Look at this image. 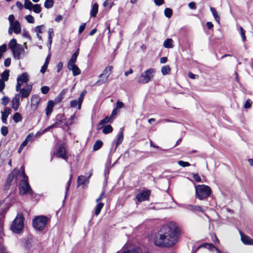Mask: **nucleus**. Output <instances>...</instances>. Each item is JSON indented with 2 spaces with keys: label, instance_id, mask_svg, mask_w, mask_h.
I'll list each match as a JSON object with an SVG mask.
<instances>
[{
  "label": "nucleus",
  "instance_id": "f257e3e1",
  "mask_svg": "<svg viewBox=\"0 0 253 253\" xmlns=\"http://www.w3.org/2000/svg\"><path fill=\"white\" fill-rule=\"evenodd\" d=\"M180 230L174 222H169L163 225L155 236L154 243L159 247L169 248L174 246L178 242Z\"/></svg>",
  "mask_w": 253,
  "mask_h": 253
},
{
  "label": "nucleus",
  "instance_id": "f03ea898",
  "mask_svg": "<svg viewBox=\"0 0 253 253\" xmlns=\"http://www.w3.org/2000/svg\"><path fill=\"white\" fill-rule=\"evenodd\" d=\"M21 169H22V172L21 174L23 179L20 182L19 185V193L21 195L30 194L33 193V191L28 183V176L26 175L23 167L22 166Z\"/></svg>",
  "mask_w": 253,
  "mask_h": 253
},
{
  "label": "nucleus",
  "instance_id": "7ed1b4c3",
  "mask_svg": "<svg viewBox=\"0 0 253 253\" xmlns=\"http://www.w3.org/2000/svg\"><path fill=\"white\" fill-rule=\"evenodd\" d=\"M195 192L196 197L202 200L210 196L211 190L209 186L202 184L195 186Z\"/></svg>",
  "mask_w": 253,
  "mask_h": 253
},
{
  "label": "nucleus",
  "instance_id": "20e7f679",
  "mask_svg": "<svg viewBox=\"0 0 253 253\" xmlns=\"http://www.w3.org/2000/svg\"><path fill=\"white\" fill-rule=\"evenodd\" d=\"M156 69L153 68H150L145 71L137 79V82L141 84L148 83L153 78Z\"/></svg>",
  "mask_w": 253,
  "mask_h": 253
},
{
  "label": "nucleus",
  "instance_id": "39448f33",
  "mask_svg": "<svg viewBox=\"0 0 253 253\" xmlns=\"http://www.w3.org/2000/svg\"><path fill=\"white\" fill-rule=\"evenodd\" d=\"M24 227L23 217L21 213H18L17 216L12 222L11 230L15 233H19Z\"/></svg>",
  "mask_w": 253,
  "mask_h": 253
},
{
  "label": "nucleus",
  "instance_id": "423d86ee",
  "mask_svg": "<svg viewBox=\"0 0 253 253\" xmlns=\"http://www.w3.org/2000/svg\"><path fill=\"white\" fill-rule=\"evenodd\" d=\"M8 21L9 22V28L8 29V33L11 34L13 32L14 33L18 34L21 32V26L19 21L15 20L14 16L11 14L8 16Z\"/></svg>",
  "mask_w": 253,
  "mask_h": 253
},
{
  "label": "nucleus",
  "instance_id": "0eeeda50",
  "mask_svg": "<svg viewBox=\"0 0 253 253\" xmlns=\"http://www.w3.org/2000/svg\"><path fill=\"white\" fill-rule=\"evenodd\" d=\"M48 220V218L46 216H39L33 220V226L37 230H42L45 226Z\"/></svg>",
  "mask_w": 253,
  "mask_h": 253
},
{
  "label": "nucleus",
  "instance_id": "6e6552de",
  "mask_svg": "<svg viewBox=\"0 0 253 253\" xmlns=\"http://www.w3.org/2000/svg\"><path fill=\"white\" fill-rule=\"evenodd\" d=\"M10 208V205L8 202H6V200H0V234L2 232V218L3 217L4 213Z\"/></svg>",
  "mask_w": 253,
  "mask_h": 253
},
{
  "label": "nucleus",
  "instance_id": "1a4fd4ad",
  "mask_svg": "<svg viewBox=\"0 0 253 253\" xmlns=\"http://www.w3.org/2000/svg\"><path fill=\"white\" fill-rule=\"evenodd\" d=\"M30 79L29 75L26 73H23L19 75L17 78V84L15 86V90L18 92L24 84H27Z\"/></svg>",
  "mask_w": 253,
  "mask_h": 253
},
{
  "label": "nucleus",
  "instance_id": "9d476101",
  "mask_svg": "<svg viewBox=\"0 0 253 253\" xmlns=\"http://www.w3.org/2000/svg\"><path fill=\"white\" fill-rule=\"evenodd\" d=\"M27 49V46L26 45V43L25 42L24 45L18 44L17 47L14 48L11 51L13 55V56L15 58L17 59H19L20 58V56L24 55L26 54V51L25 49Z\"/></svg>",
  "mask_w": 253,
  "mask_h": 253
},
{
  "label": "nucleus",
  "instance_id": "9b49d317",
  "mask_svg": "<svg viewBox=\"0 0 253 253\" xmlns=\"http://www.w3.org/2000/svg\"><path fill=\"white\" fill-rule=\"evenodd\" d=\"M32 85L27 84L26 86L23 88H20L19 90V93H18L22 98L28 97L32 91Z\"/></svg>",
  "mask_w": 253,
  "mask_h": 253
},
{
  "label": "nucleus",
  "instance_id": "f8f14e48",
  "mask_svg": "<svg viewBox=\"0 0 253 253\" xmlns=\"http://www.w3.org/2000/svg\"><path fill=\"white\" fill-rule=\"evenodd\" d=\"M54 155L56 156L61 158L63 159L66 160L67 159V155L66 148L63 146H60L56 152H54Z\"/></svg>",
  "mask_w": 253,
  "mask_h": 253
},
{
  "label": "nucleus",
  "instance_id": "ddd939ff",
  "mask_svg": "<svg viewBox=\"0 0 253 253\" xmlns=\"http://www.w3.org/2000/svg\"><path fill=\"white\" fill-rule=\"evenodd\" d=\"M41 101V98L36 95L32 96L31 100V107L32 110H35L38 107V105Z\"/></svg>",
  "mask_w": 253,
  "mask_h": 253
},
{
  "label": "nucleus",
  "instance_id": "4468645a",
  "mask_svg": "<svg viewBox=\"0 0 253 253\" xmlns=\"http://www.w3.org/2000/svg\"><path fill=\"white\" fill-rule=\"evenodd\" d=\"M20 98L18 94H16L14 97L12 98L11 102H12V108L15 111H17L20 106Z\"/></svg>",
  "mask_w": 253,
  "mask_h": 253
},
{
  "label": "nucleus",
  "instance_id": "2eb2a0df",
  "mask_svg": "<svg viewBox=\"0 0 253 253\" xmlns=\"http://www.w3.org/2000/svg\"><path fill=\"white\" fill-rule=\"evenodd\" d=\"M150 195L149 191H143L141 193H139L137 196L136 199L139 202H142L147 200Z\"/></svg>",
  "mask_w": 253,
  "mask_h": 253
},
{
  "label": "nucleus",
  "instance_id": "dca6fc26",
  "mask_svg": "<svg viewBox=\"0 0 253 253\" xmlns=\"http://www.w3.org/2000/svg\"><path fill=\"white\" fill-rule=\"evenodd\" d=\"M11 112V109L5 107L3 111H1V121L4 124H6V120Z\"/></svg>",
  "mask_w": 253,
  "mask_h": 253
},
{
  "label": "nucleus",
  "instance_id": "f3484780",
  "mask_svg": "<svg viewBox=\"0 0 253 253\" xmlns=\"http://www.w3.org/2000/svg\"><path fill=\"white\" fill-rule=\"evenodd\" d=\"M241 240L242 242L246 245H253V240L248 236L245 235L242 233H240Z\"/></svg>",
  "mask_w": 253,
  "mask_h": 253
},
{
  "label": "nucleus",
  "instance_id": "a211bd4d",
  "mask_svg": "<svg viewBox=\"0 0 253 253\" xmlns=\"http://www.w3.org/2000/svg\"><path fill=\"white\" fill-rule=\"evenodd\" d=\"M90 176V175H89L88 177L83 175L79 176L78 178V185H83L85 186L88 183V178Z\"/></svg>",
  "mask_w": 253,
  "mask_h": 253
},
{
  "label": "nucleus",
  "instance_id": "6ab92c4d",
  "mask_svg": "<svg viewBox=\"0 0 253 253\" xmlns=\"http://www.w3.org/2000/svg\"><path fill=\"white\" fill-rule=\"evenodd\" d=\"M44 30L45 27L43 25L38 26L35 27V32H36L37 37L39 40H42V36L40 35V34L42 33Z\"/></svg>",
  "mask_w": 253,
  "mask_h": 253
},
{
  "label": "nucleus",
  "instance_id": "aec40b11",
  "mask_svg": "<svg viewBox=\"0 0 253 253\" xmlns=\"http://www.w3.org/2000/svg\"><path fill=\"white\" fill-rule=\"evenodd\" d=\"M79 49L76 50V51L72 55L71 59L69 60L68 64V66H71V65H76L75 63L77 60V58L79 55Z\"/></svg>",
  "mask_w": 253,
  "mask_h": 253
},
{
  "label": "nucleus",
  "instance_id": "412c9836",
  "mask_svg": "<svg viewBox=\"0 0 253 253\" xmlns=\"http://www.w3.org/2000/svg\"><path fill=\"white\" fill-rule=\"evenodd\" d=\"M113 119L111 117H106L104 119H102L100 123L97 125V129H100L102 128V126L105 125L106 123L112 122Z\"/></svg>",
  "mask_w": 253,
  "mask_h": 253
},
{
  "label": "nucleus",
  "instance_id": "4be33fe9",
  "mask_svg": "<svg viewBox=\"0 0 253 253\" xmlns=\"http://www.w3.org/2000/svg\"><path fill=\"white\" fill-rule=\"evenodd\" d=\"M68 69L70 70H72L73 74L74 76L79 75L81 73L80 69L76 65H71V66H68Z\"/></svg>",
  "mask_w": 253,
  "mask_h": 253
},
{
  "label": "nucleus",
  "instance_id": "5701e85b",
  "mask_svg": "<svg viewBox=\"0 0 253 253\" xmlns=\"http://www.w3.org/2000/svg\"><path fill=\"white\" fill-rule=\"evenodd\" d=\"M54 106V103L52 101H49L45 110V113L47 116H49L52 112Z\"/></svg>",
  "mask_w": 253,
  "mask_h": 253
},
{
  "label": "nucleus",
  "instance_id": "b1692460",
  "mask_svg": "<svg viewBox=\"0 0 253 253\" xmlns=\"http://www.w3.org/2000/svg\"><path fill=\"white\" fill-rule=\"evenodd\" d=\"M210 10L212 14V15L216 22L219 24H220V16L218 15L217 11L213 7H211Z\"/></svg>",
  "mask_w": 253,
  "mask_h": 253
},
{
  "label": "nucleus",
  "instance_id": "393cba45",
  "mask_svg": "<svg viewBox=\"0 0 253 253\" xmlns=\"http://www.w3.org/2000/svg\"><path fill=\"white\" fill-rule=\"evenodd\" d=\"M173 42L171 39H167L164 42V46L165 48H171L173 47Z\"/></svg>",
  "mask_w": 253,
  "mask_h": 253
},
{
  "label": "nucleus",
  "instance_id": "a878e982",
  "mask_svg": "<svg viewBox=\"0 0 253 253\" xmlns=\"http://www.w3.org/2000/svg\"><path fill=\"white\" fill-rule=\"evenodd\" d=\"M99 79L96 82V84L100 85L104 84L108 80V77L103 75L102 74H100L99 76Z\"/></svg>",
  "mask_w": 253,
  "mask_h": 253
},
{
  "label": "nucleus",
  "instance_id": "bb28decb",
  "mask_svg": "<svg viewBox=\"0 0 253 253\" xmlns=\"http://www.w3.org/2000/svg\"><path fill=\"white\" fill-rule=\"evenodd\" d=\"M98 10V5L97 3H94L92 5L91 11H90V15L92 17H95Z\"/></svg>",
  "mask_w": 253,
  "mask_h": 253
},
{
  "label": "nucleus",
  "instance_id": "cd10ccee",
  "mask_svg": "<svg viewBox=\"0 0 253 253\" xmlns=\"http://www.w3.org/2000/svg\"><path fill=\"white\" fill-rule=\"evenodd\" d=\"M123 129H121L120 131L118 133L117 135V139L116 141V146H118L123 140Z\"/></svg>",
  "mask_w": 253,
  "mask_h": 253
},
{
  "label": "nucleus",
  "instance_id": "c85d7f7f",
  "mask_svg": "<svg viewBox=\"0 0 253 253\" xmlns=\"http://www.w3.org/2000/svg\"><path fill=\"white\" fill-rule=\"evenodd\" d=\"M58 122H55L53 125L49 126L48 127H47V128L44 129L41 133L40 134L39 132L36 133V135H35V136H39V135H41L42 134H43V133H45V132H46L47 131L49 130L50 129H51L52 128L57 127L58 126Z\"/></svg>",
  "mask_w": 253,
  "mask_h": 253
},
{
  "label": "nucleus",
  "instance_id": "c756f323",
  "mask_svg": "<svg viewBox=\"0 0 253 253\" xmlns=\"http://www.w3.org/2000/svg\"><path fill=\"white\" fill-rule=\"evenodd\" d=\"M113 69L112 66H107L104 70L103 71V73L101 74L103 75L106 76L108 77H109V75L112 73V70Z\"/></svg>",
  "mask_w": 253,
  "mask_h": 253
},
{
  "label": "nucleus",
  "instance_id": "7c9ffc66",
  "mask_svg": "<svg viewBox=\"0 0 253 253\" xmlns=\"http://www.w3.org/2000/svg\"><path fill=\"white\" fill-rule=\"evenodd\" d=\"M22 119V116L19 113L16 112L13 116V120L16 123L20 122Z\"/></svg>",
  "mask_w": 253,
  "mask_h": 253
},
{
  "label": "nucleus",
  "instance_id": "2f4dec72",
  "mask_svg": "<svg viewBox=\"0 0 253 253\" xmlns=\"http://www.w3.org/2000/svg\"><path fill=\"white\" fill-rule=\"evenodd\" d=\"M97 205L96 207H95V214L96 215H98L99 213L100 212V211L101 209L104 207V204L102 203H97Z\"/></svg>",
  "mask_w": 253,
  "mask_h": 253
},
{
  "label": "nucleus",
  "instance_id": "473e14b6",
  "mask_svg": "<svg viewBox=\"0 0 253 253\" xmlns=\"http://www.w3.org/2000/svg\"><path fill=\"white\" fill-rule=\"evenodd\" d=\"M19 44L17 43L16 40L15 39H12L9 44L8 46L10 48L11 50L12 51L14 48H15Z\"/></svg>",
  "mask_w": 253,
  "mask_h": 253
},
{
  "label": "nucleus",
  "instance_id": "72a5a7b5",
  "mask_svg": "<svg viewBox=\"0 0 253 253\" xmlns=\"http://www.w3.org/2000/svg\"><path fill=\"white\" fill-rule=\"evenodd\" d=\"M170 68L169 65L164 66L161 68V72L163 75H166L169 73Z\"/></svg>",
  "mask_w": 253,
  "mask_h": 253
},
{
  "label": "nucleus",
  "instance_id": "f704fd0d",
  "mask_svg": "<svg viewBox=\"0 0 253 253\" xmlns=\"http://www.w3.org/2000/svg\"><path fill=\"white\" fill-rule=\"evenodd\" d=\"M200 247H205L206 248H208V249H210L214 248V249H215L216 251H217V252L218 253H222L218 249H217V248L214 247V246L211 244H209V243L203 244L202 245H201Z\"/></svg>",
  "mask_w": 253,
  "mask_h": 253
},
{
  "label": "nucleus",
  "instance_id": "c9c22d12",
  "mask_svg": "<svg viewBox=\"0 0 253 253\" xmlns=\"http://www.w3.org/2000/svg\"><path fill=\"white\" fill-rule=\"evenodd\" d=\"M103 145V142L100 140H97L95 142L93 146L94 151H97Z\"/></svg>",
  "mask_w": 253,
  "mask_h": 253
},
{
  "label": "nucleus",
  "instance_id": "e433bc0d",
  "mask_svg": "<svg viewBox=\"0 0 253 253\" xmlns=\"http://www.w3.org/2000/svg\"><path fill=\"white\" fill-rule=\"evenodd\" d=\"M113 131V127L110 125H107L105 126L102 130V132L104 134H107L112 132Z\"/></svg>",
  "mask_w": 253,
  "mask_h": 253
},
{
  "label": "nucleus",
  "instance_id": "4c0bfd02",
  "mask_svg": "<svg viewBox=\"0 0 253 253\" xmlns=\"http://www.w3.org/2000/svg\"><path fill=\"white\" fill-rule=\"evenodd\" d=\"M9 77V71L5 70L2 73L1 75V79L0 80H2L4 81H6L8 80Z\"/></svg>",
  "mask_w": 253,
  "mask_h": 253
},
{
  "label": "nucleus",
  "instance_id": "58836bf2",
  "mask_svg": "<svg viewBox=\"0 0 253 253\" xmlns=\"http://www.w3.org/2000/svg\"><path fill=\"white\" fill-rule=\"evenodd\" d=\"M86 93L85 91H83L81 94H80L78 100H79V109L80 110L81 108L82 104L83 101V99L84 98V96L85 95V94Z\"/></svg>",
  "mask_w": 253,
  "mask_h": 253
},
{
  "label": "nucleus",
  "instance_id": "ea45409f",
  "mask_svg": "<svg viewBox=\"0 0 253 253\" xmlns=\"http://www.w3.org/2000/svg\"><path fill=\"white\" fill-rule=\"evenodd\" d=\"M33 4L29 0H25L24 7L26 9L32 10Z\"/></svg>",
  "mask_w": 253,
  "mask_h": 253
},
{
  "label": "nucleus",
  "instance_id": "a19ab883",
  "mask_svg": "<svg viewBox=\"0 0 253 253\" xmlns=\"http://www.w3.org/2000/svg\"><path fill=\"white\" fill-rule=\"evenodd\" d=\"M32 9L36 13L41 12L42 8L39 4H33Z\"/></svg>",
  "mask_w": 253,
  "mask_h": 253
},
{
  "label": "nucleus",
  "instance_id": "79ce46f5",
  "mask_svg": "<svg viewBox=\"0 0 253 253\" xmlns=\"http://www.w3.org/2000/svg\"><path fill=\"white\" fill-rule=\"evenodd\" d=\"M53 5V0H45L44 5L46 8H50L52 7Z\"/></svg>",
  "mask_w": 253,
  "mask_h": 253
},
{
  "label": "nucleus",
  "instance_id": "37998d69",
  "mask_svg": "<svg viewBox=\"0 0 253 253\" xmlns=\"http://www.w3.org/2000/svg\"><path fill=\"white\" fill-rule=\"evenodd\" d=\"M165 15L168 18H170L172 14V11L169 8H166L164 11Z\"/></svg>",
  "mask_w": 253,
  "mask_h": 253
},
{
  "label": "nucleus",
  "instance_id": "c03bdc74",
  "mask_svg": "<svg viewBox=\"0 0 253 253\" xmlns=\"http://www.w3.org/2000/svg\"><path fill=\"white\" fill-rule=\"evenodd\" d=\"M25 19L29 23H34L35 19L34 17L31 15H28L25 16Z\"/></svg>",
  "mask_w": 253,
  "mask_h": 253
},
{
  "label": "nucleus",
  "instance_id": "a18cd8bd",
  "mask_svg": "<svg viewBox=\"0 0 253 253\" xmlns=\"http://www.w3.org/2000/svg\"><path fill=\"white\" fill-rule=\"evenodd\" d=\"M76 119V117L75 114L72 115L71 117L69 119L68 122H67V125H71L74 123V121Z\"/></svg>",
  "mask_w": 253,
  "mask_h": 253
},
{
  "label": "nucleus",
  "instance_id": "49530a36",
  "mask_svg": "<svg viewBox=\"0 0 253 253\" xmlns=\"http://www.w3.org/2000/svg\"><path fill=\"white\" fill-rule=\"evenodd\" d=\"M9 101L10 99L7 96H3L1 99V103L5 106L9 102Z\"/></svg>",
  "mask_w": 253,
  "mask_h": 253
},
{
  "label": "nucleus",
  "instance_id": "de8ad7c7",
  "mask_svg": "<svg viewBox=\"0 0 253 253\" xmlns=\"http://www.w3.org/2000/svg\"><path fill=\"white\" fill-rule=\"evenodd\" d=\"M0 131L2 135L3 136H6L8 132L7 127L5 126H2L1 128Z\"/></svg>",
  "mask_w": 253,
  "mask_h": 253
},
{
  "label": "nucleus",
  "instance_id": "09e8293b",
  "mask_svg": "<svg viewBox=\"0 0 253 253\" xmlns=\"http://www.w3.org/2000/svg\"><path fill=\"white\" fill-rule=\"evenodd\" d=\"M239 29H240V35L242 38V40L243 42H245L246 40V37L245 36V32L242 27H240Z\"/></svg>",
  "mask_w": 253,
  "mask_h": 253
},
{
  "label": "nucleus",
  "instance_id": "8fccbe9b",
  "mask_svg": "<svg viewBox=\"0 0 253 253\" xmlns=\"http://www.w3.org/2000/svg\"><path fill=\"white\" fill-rule=\"evenodd\" d=\"M15 178V174L13 172H11L8 176L7 181L8 183H10Z\"/></svg>",
  "mask_w": 253,
  "mask_h": 253
},
{
  "label": "nucleus",
  "instance_id": "3c124183",
  "mask_svg": "<svg viewBox=\"0 0 253 253\" xmlns=\"http://www.w3.org/2000/svg\"><path fill=\"white\" fill-rule=\"evenodd\" d=\"M178 164L182 167H186L190 165V163L183 161H179L178 162Z\"/></svg>",
  "mask_w": 253,
  "mask_h": 253
},
{
  "label": "nucleus",
  "instance_id": "603ef678",
  "mask_svg": "<svg viewBox=\"0 0 253 253\" xmlns=\"http://www.w3.org/2000/svg\"><path fill=\"white\" fill-rule=\"evenodd\" d=\"M70 107H72V108H75L77 105L79 106V100L78 99V100H73L71 101L70 103Z\"/></svg>",
  "mask_w": 253,
  "mask_h": 253
},
{
  "label": "nucleus",
  "instance_id": "864d4df0",
  "mask_svg": "<svg viewBox=\"0 0 253 253\" xmlns=\"http://www.w3.org/2000/svg\"><path fill=\"white\" fill-rule=\"evenodd\" d=\"M252 104V101L250 99H248L245 104H244V108L246 109L250 108Z\"/></svg>",
  "mask_w": 253,
  "mask_h": 253
},
{
  "label": "nucleus",
  "instance_id": "5fc2aeb1",
  "mask_svg": "<svg viewBox=\"0 0 253 253\" xmlns=\"http://www.w3.org/2000/svg\"><path fill=\"white\" fill-rule=\"evenodd\" d=\"M34 138V134L33 133H31L27 136L25 140L28 142H31L33 140Z\"/></svg>",
  "mask_w": 253,
  "mask_h": 253
},
{
  "label": "nucleus",
  "instance_id": "6e6d98bb",
  "mask_svg": "<svg viewBox=\"0 0 253 253\" xmlns=\"http://www.w3.org/2000/svg\"><path fill=\"white\" fill-rule=\"evenodd\" d=\"M124 106L125 105L123 102L120 101H118L117 102L116 104V109L118 110L119 109L123 108L124 107Z\"/></svg>",
  "mask_w": 253,
  "mask_h": 253
},
{
  "label": "nucleus",
  "instance_id": "4d7b16f0",
  "mask_svg": "<svg viewBox=\"0 0 253 253\" xmlns=\"http://www.w3.org/2000/svg\"><path fill=\"white\" fill-rule=\"evenodd\" d=\"M4 81H2V80H0V91L2 93L4 92L2 91L3 89H4L5 87V83Z\"/></svg>",
  "mask_w": 253,
  "mask_h": 253
},
{
  "label": "nucleus",
  "instance_id": "13d9d810",
  "mask_svg": "<svg viewBox=\"0 0 253 253\" xmlns=\"http://www.w3.org/2000/svg\"><path fill=\"white\" fill-rule=\"evenodd\" d=\"M49 91V87L46 86H42L41 88V91L43 94L47 93Z\"/></svg>",
  "mask_w": 253,
  "mask_h": 253
},
{
  "label": "nucleus",
  "instance_id": "bf43d9fd",
  "mask_svg": "<svg viewBox=\"0 0 253 253\" xmlns=\"http://www.w3.org/2000/svg\"><path fill=\"white\" fill-rule=\"evenodd\" d=\"M6 48L7 46L5 44H3L0 46V53H1V54H2V53L6 51Z\"/></svg>",
  "mask_w": 253,
  "mask_h": 253
},
{
  "label": "nucleus",
  "instance_id": "052dcab7",
  "mask_svg": "<svg viewBox=\"0 0 253 253\" xmlns=\"http://www.w3.org/2000/svg\"><path fill=\"white\" fill-rule=\"evenodd\" d=\"M85 23H82L80 27H79V34H81L82 33L84 30L85 29Z\"/></svg>",
  "mask_w": 253,
  "mask_h": 253
},
{
  "label": "nucleus",
  "instance_id": "680f3d73",
  "mask_svg": "<svg viewBox=\"0 0 253 253\" xmlns=\"http://www.w3.org/2000/svg\"><path fill=\"white\" fill-rule=\"evenodd\" d=\"M193 177L197 182H201V178L198 174H193Z\"/></svg>",
  "mask_w": 253,
  "mask_h": 253
},
{
  "label": "nucleus",
  "instance_id": "e2e57ef3",
  "mask_svg": "<svg viewBox=\"0 0 253 253\" xmlns=\"http://www.w3.org/2000/svg\"><path fill=\"white\" fill-rule=\"evenodd\" d=\"M48 65L47 64H46V63H44L42 67V68H41V72L42 73V74H44L45 73V72L46 71V69L48 67Z\"/></svg>",
  "mask_w": 253,
  "mask_h": 253
},
{
  "label": "nucleus",
  "instance_id": "0e129e2a",
  "mask_svg": "<svg viewBox=\"0 0 253 253\" xmlns=\"http://www.w3.org/2000/svg\"><path fill=\"white\" fill-rule=\"evenodd\" d=\"M154 1L155 4L158 6L162 5L164 2V0H154Z\"/></svg>",
  "mask_w": 253,
  "mask_h": 253
},
{
  "label": "nucleus",
  "instance_id": "69168bd1",
  "mask_svg": "<svg viewBox=\"0 0 253 253\" xmlns=\"http://www.w3.org/2000/svg\"><path fill=\"white\" fill-rule=\"evenodd\" d=\"M48 38H52V37H53V36H54L53 30L52 28H50L48 29Z\"/></svg>",
  "mask_w": 253,
  "mask_h": 253
},
{
  "label": "nucleus",
  "instance_id": "338daca9",
  "mask_svg": "<svg viewBox=\"0 0 253 253\" xmlns=\"http://www.w3.org/2000/svg\"><path fill=\"white\" fill-rule=\"evenodd\" d=\"M188 6L190 9H195L196 8V3L194 2H191L188 4Z\"/></svg>",
  "mask_w": 253,
  "mask_h": 253
},
{
  "label": "nucleus",
  "instance_id": "774afa93",
  "mask_svg": "<svg viewBox=\"0 0 253 253\" xmlns=\"http://www.w3.org/2000/svg\"><path fill=\"white\" fill-rule=\"evenodd\" d=\"M122 253H137L136 249L129 250L127 251H124Z\"/></svg>",
  "mask_w": 253,
  "mask_h": 253
}]
</instances>
